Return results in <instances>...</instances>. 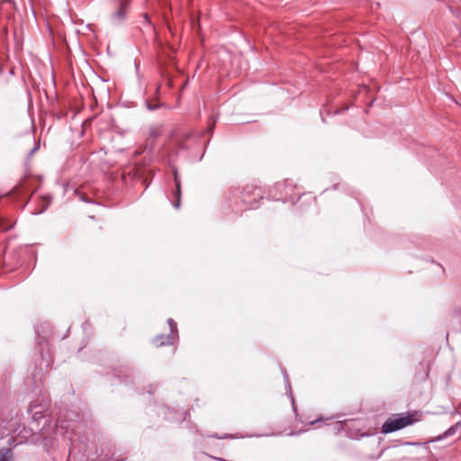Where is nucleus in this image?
Here are the masks:
<instances>
[{
	"instance_id": "f257e3e1",
	"label": "nucleus",
	"mask_w": 461,
	"mask_h": 461,
	"mask_svg": "<svg viewBox=\"0 0 461 461\" xmlns=\"http://www.w3.org/2000/svg\"><path fill=\"white\" fill-rule=\"evenodd\" d=\"M412 422L410 416H400L394 419H389L384 423L382 432L384 434L392 433L412 424Z\"/></svg>"
},
{
	"instance_id": "f03ea898",
	"label": "nucleus",
	"mask_w": 461,
	"mask_h": 461,
	"mask_svg": "<svg viewBox=\"0 0 461 461\" xmlns=\"http://www.w3.org/2000/svg\"><path fill=\"white\" fill-rule=\"evenodd\" d=\"M130 0L120 1L118 10L113 14V19L122 21L126 18Z\"/></svg>"
},
{
	"instance_id": "7ed1b4c3",
	"label": "nucleus",
	"mask_w": 461,
	"mask_h": 461,
	"mask_svg": "<svg viewBox=\"0 0 461 461\" xmlns=\"http://www.w3.org/2000/svg\"><path fill=\"white\" fill-rule=\"evenodd\" d=\"M155 343L157 344V346L170 345L173 343V338L170 335H168L167 337L158 336L156 338Z\"/></svg>"
},
{
	"instance_id": "20e7f679",
	"label": "nucleus",
	"mask_w": 461,
	"mask_h": 461,
	"mask_svg": "<svg viewBox=\"0 0 461 461\" xmlns=\"http://www.w3.org/2000/svg\"><path fill=\"white\" fill-rule=\"evenodd\" d=\"M175 183H176V186L177 201L174 204V206L176 208H179V206H180V181L178 179V176H177L176 172H175Z\"/></svg>"
},
{
	"instance_id": "39448f33",
	"label": "nucleus",
	"mask_w": 461,
	"mask_h": 461,
	"mask_svg": "<svg viewBox=\"0 0 461 461\" xmlns=\"http://www.w3.org/2000/svg\"><path fill=\"white\" fill-rule=\"evenodd\" d=\"M0 461H12V452L10 449L0 451Z\"/></svg>"
},
{
	"instance_id": "423d86ee",
	"label": "nucleus",
	"mask_w": 461,
	"mask_h": 461,
	"mask_svg": "<svg viewBox=\"0 0 461 461\" xmlns=\"http://www.w3.org/2000/svg\"><path fill=\"white\" fill-rule=\"evenodd\" d=\"M167 323L169 325L171 332L176 331V323L174 321L173 319H168Z\"/></svg>"
},
{
	"instance_id": "0eeeda50",
	"label": "nucleus",
	"mask_w": 461,
	"mask_h": 461,
	"mask_svg": "<svg viewBox=\"0 0 461 461\" xmlns=\"http://www.w3.org/2000/svg\"><path fill=\"white\" fill-rule=\"evenodd\" d=\"M454 433H455V428H454V427H451V428H449V429H448L444 433V435H443V436L438 437V439H442V438H446V437H447V436H449V435H452V434H454Z\"/></svg>"
},
{
	"instance_id": "6e6552de",
	"label": "nucleus",
	"mask_w": 461,
	"mask_h": 461,
	"mask_svg": "<svg viewBox=\"0 0 461 461\" xmlns=\"http://www.w3.org/2000/svg\"><path fill=\"white\" fill-rule=\"evenodd\" d=\"M39 148L40 144L35 142L34 147L29 152L28 157L31 158L39 149Z\"/></svg>"
},
{
	"instance_id": "1a4fd4ad",
	"label": "nucleus",
	"mask_w": 461,
	"mask_h": 461,
	"mask_svg": "<svg viewBox=\"0 0 461 461\" xmlns=\"http://www.w3.org/2000/svg\"><path fill=\"white\" fill-rule=\"evenodd\" d=\"M2 72H3V70H2V68H0V75L2 74Z\"/></svg>"
}]
</instances>
